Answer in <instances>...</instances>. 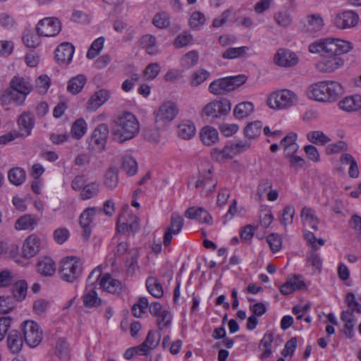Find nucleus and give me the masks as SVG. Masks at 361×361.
I'll list each match as a JSON object with an SVG mask.
<instances>
[{
  "label": "nucleus",
  "mask_w": 361,
  "mask_h": 361,
  "mask_svg": "<svg viewBox=\"0 0 361 361\" xmlns=\"http://www.w3.org/2000/svg\"><path fill=\"white\" fill-rule=\"evenodd\" d=\"M353 46L348 41L338 38H322L310 43L308 50L312 54H319L322 59L316 64L317 69L322 73H331L343 65L339 55L347 54Z\"/></svg>",
  "instance_id": "nucleus-1"
},
{
  "label": "nucleus",
  "mask_w": 361,
  "mask_h": 361,
  "mask_svg": "<svg viewBox=\"0 0 361 361\" xmlns=\"http://www.w3.org/2000/svg\"><path fill=\"white\" fill-rule=\"evenodd\" d=\"M32 90L33 85L30 78L15 75L10 80L9 87L1 94L0 100L3 105L14 103L21 106Z\"/></svg>",
  "instance_id": "nucleus-2"
},
{
  "label": "nucleus",
  "mask_w": 361,
  "mask_h": 361,
  "mask_svg": "<svg viewBox=\"0 0 361 361\" xmlns=\"http://www.w3.org/2000/svg\"><path fill=\"white\" fill-rule=\"evenodd\" d=\"M140 124L136 116L130 112H125L114 121L111 133L114 139L119 142L134 138L139 133Z\"/></svg>",
  "instance_id": "nucleus-3"
},
{
  "label": "nucleus",
  "mask_w": 361,
  "mask_h": 361,
  "mask_svg": "<svg viewBox=\"0 0 361 361\" xmlns=\"http://www.w3.org/2000/svg\"><path fill=\"white\" fill-rule=\"evenodd\" d=\"M343 93L341 85L336 81H321L310 87L308 96L316 101L331 102Z\"/></svg>",
  "instance_id": "nucleus-4"
},
{
  "label": "nucleus",
  "mask_w": 361,
  "mask_h": 361,
  "mask_svg": "<svg viewBox=\"0 0 361 361\" xmlns=\"http://www.w3.org/2000/svg\"><path fill=\"white\" fill-rule=\"evenodd\" d=\"M298 102V95L293 91L283 89L272 92L267 99L268 106L273 109H288Z\"/></svg>",
  "instance_id": "nucleus-5"
},
{
  "label": "nucleus",
  "mask_w": 361,
  "mask_h": 361,
  "mask_svg": "<svg viewBox=\"0 0 361 361\" xmlns=\"http://www.w3.org/2000/svg\"><path fill=\"white\" fill-rule=\"evenodd\" d=\"M231 109L230 100L226 98L215 99L208 103L202 111V117L210 118L214 122L217 119L224 118Z\"/></svg>",
  "instance_id": "nucleus-6"
},
{
  "label": "nucleus",
  "mask_w": 361,
  "mask_h": 361,
  "mask_svg": "<svg viewBox=\"0 0 361 361\" xmlns=\"http://www.w3.org/2000/svg\"><path fill=\"white\" fill-rule=\"evenodd\" d=\"M82 263L76 257H67L61 261L59 274L61 278L67 282L73 283L81 276Z\"/></svg>",
  "instance_id": "nucleus-7"
},
{
  "label": "nucleus",
  "mask_w": 361,
  "mask_h": 361,
  "mask_svg": "<svg viewBox=\"0 0 361 361\" xmlns=\"http://www.w3.org/2000/svg\"><path fill=\"white\" fill-rule=\"evenodd\" d=\"M24 340L27 345L35 348L42 341V331L34 321L27 320L21 324Z\"/></svg>",
  "instance_id": "nucleus-8"
},
{
  "label": "nucleus",
  "mask_w": 361,
  "mask_h": 361,
  "mask_svg": "<svg viewBox=\"0 0 361 361\" xmlns=\"http://www.w3.org/2000/svg\"><path fill=\"white\" fill-rule=\"evenodd\" d=\"M109 132V127L106 124H99L94 129L88 141V150L101 152L106 146Z\"/></svg>",
  "instance_id": "nucleus-9"
},
{
  "label": "nucleus",
  "mask_w": 361,
  "mask_h": 361,
  "mask_svg": "<svg viewBox=\"0 0 361 361\" xmlns=\"http://www.w3.org/2000/svg\"><path fill=\"white\" fill-rule=\"evenodd\" d=\"M61 30V23L57 18L48 17L40 20L36 27L39 36L51 37L56 36Z\"/></svg>",
  "instance_id": "nucleus-10"
},
{
  "label": "nucleus",
  "mask_w": 361,
  "mask_h": 361,
  "mask_svg": "<svg viewBox=\"0 0 361 361\" xmlns=\"http://www.w3.org/2000/svg\"><path fill=\"white\" fill-rule=\"evenodd\" d=\"M178 113V108L176 103L171 101H166L159 107L155 117L157 123L162 124L173 121Z\"/></svg>",
  "instance_id": "nucleus-11"
},
{
  "label": "nucleus",
  "mask_w": 361,
  "mask_h": 361,
  "mask_svg": "<svg viewBox=\"0 0 361 361\" xmlns=\"http://www.w3.org/2000/svg\"><path fill=\"white\" fill-rule=\"evenodd\" d=\"M184 225V219L182 216L176 213H173L171 217V222L165 231L164 235L163 243L165 246H169L171 244L173 238V235L178 234Z\"/></svg>",
  "instance_id": "nucleus-12"
},
{
  "label": "nucleus",
  "mask_w": 361,
  "mask_h": 361,
  "mask_svg": "<svg viewBox=\"0 0 361 361\" xmlns=\"http://www.w3.org/2000/svg\"><path fill=\"white\" fill-rule=\"evenodd\" d=\"M97 207H89L85 209L80 216L79 223L82 229V236L83 240L87 241L92 233L90 224L94 220L97 211ZM101 211V209H99Z\"/></svg>",
  "instance_id": "nucleus-13"
},
{
  "label": "nucleus",
  "mask_w": 361,
  "mask_h": 361,
  "mask_svg": "<svg viewBox=\"0 0 361 361\" xmlns=\"http://www.w3.org/2000/svg\"><path fill=\"white\" fill-rule=\"evenodd\" d=\"M274 62L281 67H293L298 63L297 55L287 49H279L274 56Z\"/></svg>",
  "instance_id": "nucleus-14"
},
{
  "label": "nucleus",
  "mask_w": 361,
  "mask_h": 361,
  "mask_svg": "<svg viewBox=\"0 0 361 361\" xmlns=\"http://www.w3.org/2000/svg\"><path fill=\"white\" fill-rule=\"evenodd\" d=\"M74 51L75 47L71 43L63 42L55 50V59L59 64L68 65L72 61Z\"/></svg>",
  "instance_id": "nucleus-15"
},
{
  "label": "nucleus",
  "mask_w": 361,
  "mask_h": 361,
  "mask_svg": "<svg viewBox=\"0 0 361 361\" xmlns=\"http://www.w3.org/2000/svg\"><path fill=\"white\" fill-rule=\"evenodd\" d=\"M358 15L351 11H346L337 14L334 19L335 25L340 29L355 26L358 22Z\"/></svg>",
  "instance_id": "nucleus-16"
},
{
  "label": "nucleus",
  "mask_w": 361,
  "mask_h": 361,
  "mask_svg": "<svg viewBox=\"0 0 361 361\" xmlns=\"http://www.w3.org/2000/svg\"><path fill=\"white\" fill-rule=\"evenodd\" d=\"M18 125L20 133H18L20 137H27L31 134L32 130L35 126V118L30 112L23 113L18 119Z\"/></svg>",
  "instance_id": "nucleus-17"
},
{
  "label": "nucleus",
  "mask_w": 361,
  "mask_h": 361,
  "mask_svg": "<svg viewBox=\"0 0 361 361\" xmlns=\"http://www.w3.org/2000/svg\"><path fill=\"white\" fill-rule=\"evenodd\" d=\"M185 216L190 219H195L199 222L205 223L209 225L213 224V219L211 214L202 207H190L185 213Z\"/></svg>",
  "instance_id": "nucleus-18"
},
{
  "label": "nucleus",
  "mask_w": 361,
  "mask_h": 361,
  "mask_svg": "<svg viewBox=\"0 0 361 361\" xmlns=\"http://www.w3.org/2000/svg\"><path fill=\"white\" fill-rule=\"evenodd\" d=\"M324 25V19L320 14H309L306 16L304 29L306 32L313 34L321 31L323 29Z\"/></svg>",
  "instance_id": "nucleus-19"
},
{
  "label": "nucleus",
  "mask_w": 361,
  "mask_h": 361,
  "mask_svg": "<svg viewBox=\"0 0 361 361\" xmlns=\"http://www.w3.org/2000/svg\"><path fill=\"white\" fill-rule=\"evenodd\" d=\"M39 239L34 235L28 236L23 246V255L29 259L34 257L39 251Z\"/></svg>",
  "instance_id": "nucleus-20"
},
{
  "label": "nucleus",
  "mask_w": 361,
  "mask_h": 361,
  "mask_svg": "<svg viewBox=\"0 0 361 361\" xmlns=\"http://www.w3.org/2000/svg\"><path fill=\"white\" fill-rule=\"evenodd\" d=\"M338 106L341 109L345 111H357L361 109V95L347 96L339 102Z\"/></svg>",
  "instance_id": "nucleus-21"
},
{
  "label": "nucleus",
  "mask_w": 361,
  "mask_h": 361,
  "mask_svg": "<svg viewBox=\"0 0 361 361\" xmlns=\"http://www.w3.org/2000/svg\"><path fill=\"white\" fill-rule=\"evenodd\" d=\"M101 287L106 291L113 294H120L123 289L122 283L106 274H104L100 281Z\"/></svg>",
  "instance_id": "nucleus-22"
},
{
  "label": "nucleus",
  "mask_w": 361,
  "mask_h": 361,
  "mask_svg": "<svg viewBox=\"0 0 361 361\" xmlns=\"http://www.w3.org/2000/svg\"><path fill=\"white\" fill-rule=\"evenodd\" d=\"M36 267L37 272L44 276H51L56 271L54 262L51 258L46 256L38 259Z\"/></svg>",
  "instance_id": "nucleus-23"
},
{
  "label": "nucleus",
  "mask_w": 361,
  "mask_h": 361,
  "mask_svg": "<svg viewBox=\"0 0 361 361\" xmlns=\"http://www.w3.org/2000/svg\"><path fill=\"white\" fill-rule=\"evenodd\" d=\"M100 192V183L94 180L84 185L82 190L80 191V198L82 200H90L98 197Z\"/></svg>",
  "instance_id": "nucleus-24"
},
{
  "label": "nucleus",
  "mask_w": 361,
  "mask_h": 361,
  "mask_svg": "<svg viewBox=\"0 0 361 361\" xmlns=\"http://www.w3.org/2000/svg\"><path fill=\"white\" fill-rule=\"evenodd\" d=\"M208 90L214 95L225 94L231 91L227 77L212 81L209 85Z\"/></svg>",
  "instance_id": "nucleus-25"
},
{
  "label": "nucleus",
  "mask_w": 361,
  "mask_h": 361,
  "mask_svg": "<svg viewBox=\"0 0 361 361\" xmlns=\"http://www.w3.org/2000/svg\"><path fill=\"white\" fill-rule=\"evenodd\" d=\"M23 340L17 330H11L7 336V347L13 354L18 353L23 347Z\"/></svg>",
  "instance_id": "nucleus-26"
},
{
  "label": "nucleus",
  "mask_w": 361,
  "mask_h": 361,
  "mask_svg": "<svg viewBox=\"0 0 361 361\" xmlns=\"http://www.w3.org/2000/svg\"><path fill=\"white\" fill-rule=\"evenodd\" d=\"M39 219L33 214H25L17 219L15 224L16 230L32 231L37 225Z\"/></svg>",
  "instance_id": "nucleus-27"
},
{
  "label": "nucleus",
  "mask_w": 361,
  "mask_h": 361,
  "mask_svg": "<svg viewBox=\"0 0 361 361\" xmlns=\"http://www.w3.org/2000/svg\"><path fill=\"white\" fill-rule=\"evenodd\" d=\"M109 97L110 92L109 90L105 89L99 90L90 98L88 102V109L91 110H97L108 100Z\"/></svg>",
  "instance_id": "nucleus-28"
},
{
  "label": "nucleus",
  "mask_w": 361,
  "mask_h": 361,
  "mask_svg": "<svg viewBox=\"0 0 361 361\" xmlns=\"http://www.w3.org/2000/svg\"><path fill=\"white\" fill-rule=\"evenodd\" d=\"M234 153L233 145H226L222 149L213 148L211 150V157L213 160L222 162L233 157Z\"/></svg>",
  "instance_id": "nucleus-29"
},
{
  "label": "nucleus",
  "mask_w": 361,
  "mask_h": 361,
  "mask_svg": "<svg viewBox=\"0 0 361 361\" xmlns=\"http://www.w3.org/2000/svg\"><path fill=\"white\" fill-rule=\"evenodd\" d=\"M118 171L115 167H110L104 175L103 184L107 190H113L118 185Z\"/></svg>",
  "instance_id": "nucleus-30"
},
{
  "label": "nucleus",
  "mask_w": 361,
  "mask_h": 361,
  "mask_svg": "<svg viewBox=\"0 0 361 361\" xmlns=\"http://www.w3.org/2000/svg\"><path fill=\"white\" fill-rule=\"evenodd\" d=\"M341 319L345 322L344 333L348 338H352L354 335L353 327L356 322L354 314L349 310L343 311L341 315Z\"/></svg>",
  "instance_id": "nucleus-31"
},
{
  "label": "nucleus",
  "mask_w": 361,
  "mask_h": 361,
  "mask_svg": "<svg viewBox=\"0 0 361 361\" xmlns=\"http://www.w3.org/2000/svg\"><path fill=\"white\" fill-rule=\"evenodd\" d=\"M55 354L61 361H68L70 360L69 345L63 338H59L55 346Z\"/></svg>",
  "instance_id": "nucleus-32"
},
{
  "label": "nucleus",
  "mask_w": 361,
  "mask_h": 361,
  "mask_svg": "<svg viewBox=\"0 0 361 361\" xmlns=\"http://www.w3.org/2000/svg\"><path fill=\"white\" fill-rule=\"evenodd\" d=\"M200 137L205 145H211L218 140L219 133L214 128L206 126L200 130Z\"/></svg>",
  "instance_id": "nucleus-33"
},
{
  "label": "nucleus",
  "mask_w": 361,
  "mask_h": 361,
  "mask_svg": "<svg viewBox=\"0 0 361 361\" xmlns=\"http://www.w3.org/2000/svg\"><path fill=\"white\" fill-rule=\"evenodd\" d=\"M274 341V334L270 331H267L260 341L259 348L264 347V350L259 356L262 360H264L271 356L272 354L271 345Z\"/></svg>",
  "instance_id": "nucleus-34"
},
{
  "label": "nucleus",
  "mask_w": 361,
  "mask_h": 361,
  "mask_svg": "<svg viewBox=\"0 0 361 361\" xmlns=\"http://www.w3.org/2000/svg\"><path fill=\"white\" fill-rule=\"evenodd\" d=\"M86 81L87 78L84 75H78L68 81L67 90L73 94H76L82 90Z\"/></svg>",
  "instance_id": "nucleus-35"
},
{
  "label": "nucleus",
  "mask_w": 361,
  "mask_h": 361,
  "mask_svg": "<svg viewBox=\"0 0 361 361\" xmlns=\"http://www.w3.org/2000/svg\"><path fill=\"white\" fill-rule=\"evenodd\" d=\"M307 139L309 142L317 145L324 146L331 142V138L321 130L310 131L307 134Z\"/></svg>",
  "instance_id": "nucleus-36"
},
{
  "label": "nucleus",
  "mask_w": 361,
  "mask_h": 361,
  "mask_svg": "<svg viewBox=\"0 0 361 361\" xmlns=\"http://www.w3.org/2000/svg\"><path fill=\"white\" fill-rule=\"evenodd\" d=\"M253 111V104L250 102H244L235 106L233 114L237 119H243L247 117Z\"/></svg>",
  "instance_id": "nucleus-37"
},
{
  "label": "nucleus",
  "mask_w": 361,
  "mask_h": 361,
  "mask_svg": "<svg viewBox=\"0 0 361 361\" xmlns=\"http://www.w3.org/2000/svg\"><path fill=\"white\" fill-rule=\"evenodd\" d=\"M82 302L85 307L91 308L99 307L102 303V300L97 295V293L90 289L86 290L82 296Z\"/></svg>",
  "instance_id": "nucleus-38"
},
{
  "label": "nucleus",
  "mask_w": 361,
  "mask_h": 361,
  "mask_svg": "<svg viewBox=\"0 0 361 361\" xmlns=\"http://www.w3.org/2000/svg\"><path fill=\"white\" fill-rule=\"evenodd\" d=\"M8 178L14 185H22L25 180V171L20 167H15L9 170Z\"/></svg>",
  "instance_id": "nucleus-39"
},
{
  "label": "nucleus",
  "mask_w": 361,
  "mask_h": 361,
  "mask_svg": "<svg viewBox=\"0 0 361 361\" xmlns=\"http://www.w3.org/2000/svg\"><path fill=\"white\" fill-rule=\"evenodd\" d=\"M195 125L190 121H186L178 126L177 133L183 139H190L195 133Z\"/></svg>",
  "instance_id": "nucleus-40"
},
{
  "label": "nucleus",
  "mask_w": 361,
  "mask_h": 361,
  "mask_svg": "<svg viewBox=\"0 0 361 361\" xmlns=\"http://www.w3.org/2000/svg\"><path fill=\"white\" fill-rule=\"evenodd\" d=\"M146 287L148 292L154 298H160L163 296L164 291L162 286L156 278H147L146 280Z\"/></svg>",
  "instance_id": "nucleus-41"
},
{
  "label": "nucleus",
  "mask_w": 361,
  "mask_h": 361,
  "mask_svg": "<svg viewBox=\"0 0 361 361\" xmlns=\"http://www.w3.org/2000/svg\"><path fill=\"white\" fill-rule=\"evenodd\" d=\"M27 283L25 280H20L12 288L13 297L16 301L23 300L27 295Z\"/></svg>",
  "instance_id": "nucleus-42"
},
{
  "label": "nucleus",
  "mask_w": 361,
  "mask_h": 361,
  "mask_svg": "<svg viewBox=\"0 0 361 361\" xmlns=\"http://www.w3.org/2000/svg\"><path fill=\"white\" fill-rule=\"evenodd\" d=\"M274 19L276 24L282 27H287L291 25L293 22L291 13L287 10L276 12L274 15Z\"/></svg>",
  "instance_id": "nucleus-43"
},
{
  "label": "nucleus",
  "mask_w": 361,
  "mask_h": 361,
  "mask_svg": "<svg viewBox=\"0 0 361 361\" xmlns=\"http://www.w3.org/2000/svg\"><path fill=\"white\" fill-rule=\"evenodd\" d=\"M87 123L83 118L77 119L72 125L71 135L75 139H80L87 131Z\"/></svg>",
  "instance_id": "nucleus-44"
},
{
  "label": "nucleus",
  "mask_w": 361,
  "mask_h": 361,
  "mask_svg": "<svg viewBox=\"0 0 361 361\" xmlns=\"http://www.w3.org/2000/svg\"><path fill=\"white\" fill-rule=\"evenodd\" d=\"M140 45L148 54H154L157 52L156 37L152 35H143L140 40Z\"/></svg>",
  "instance_id": "nucleus-45"
},
{
  "label": "nucleus",
  "mask_w": 361,
  "mask_h": 361,
  "mask_svg": "<svg viewBox=\"0 0 361 361\" xmlns=\"http://www.w3.org/2000/svg\"><path fill=\"white\" fill-rule=\"evenodd\" d=\"M249 47L243 46L240 47H231L222 53V58L224 59H234L245 56L249 50Z\"/></svg>",
  "instance_id": "nucleus-46"
},
{
  "label": "nucleus",
  "mask_w": 361,
  "mask_h": 361,
  "mask_svg": "<svg viewBox=\"0 0 361 361\" xmlns=\"http://www.w3.org/2000/svg\"><path fill=\"white\" fill-rule=\"evenodd\" d=\"M121 169L128 176H134L137 171V161L130 156H125L123 158Z\"/></svg>",
  "instance_id": "nucleus-47"
},
{
  "label": "nucleus",
  "mask_w": 361,
  "mask_h": 361,
  "mask_svg": "<svg viewBox=\"0 0 361 361\" xmlns=\"http://www.w3.org/2000/svg\"><path fill=\"white\" fill-rule=\"evenodd\" d=\"M216 183L212 181V171L209 169L203 179H198L196 182V188L203 187L206 195L212 192L216 187Z\"/></svg>",
  "instance_id": "nucleus-48"
},
{
  "label": "nucleus",
  "mask_w": 361,
  "mask_h": 361,
  "mask_svg": "<svg viewBox=\"0 0 361 361\" xmlns=\"http://www.w3.org/2000/svg\"><path fill=\"white\" fill-rule=\"evenodd\" d=\"M262 123L259 121L251 122L245 128V135L249 139L257 137L262 130Z\"/></svg>",
  "instance_id": "nucleus-49"
},
{
  "label": "nucleus",
  "mask_w": 361,
  "mask_h": 361,
  "mask_svg": "<svg viewBox=\"0 0 361 361\" xmlns=\"http://www.w3.org/2000/svg\"><path fill=\"white\" fill-rule=\"evenodd\" d=\"M210 76V73L204 69L200 68L195 71L191 77L190 85L193 87H197L203 83Z\"/></svg>",
  "instance_id": "nucleus-50"
},
{
  "label": "nucleus",
  "mask_w": 361,
  "mask_h": 361,
  "mask_svg": "<svg viewBox=\"0 0 361 361\" xmlns=\"http://www.w3.org/2000/svg\"><path fill=\"white\" fill-rule=\"evenodd\" d=\"M104 37H99L96 39L91 44L90 49L87 52V58L90 59H94L98 56L100 51L102 50L104 43Z\"/></svg>",
  "instance_id": "nucleus-51"
},
{
  "label": "nucleus",
  "mask_w": 361,
  "mask_h": 361,
  "mask_svg": "<svg viewBox=\"0 0 361 361\" xmlns=\"http://www.w3.org/2000/svg\"><path fill=\"white\" fill-rule=\"evenodd\" d=\"M149 306V301L145 297H140L137 302L132 307L133 314L135 317H140L145 313Z\"/></svg>",
  "instance_id": "nucleus-52"
},
{
  "label": "nucleus",
  "mask_w": 361,
  "mask_h": 361,
  "mask_svg": "<svg viewBox=\"0 0 361 361\" xmlns=\"http://www.w3.org/2000/svg\"><path fill=\"white\" fill-rule=\"evenodd\" d=\"M38 35H35L32 31L27 30L23 35V41L25 45L30 48H35L40 44V39Z\"/></svg>",
  "instance_id": "nucleus-53"
},
{
  "label": "nucleus",
  "mask_w": 361,
  "mask_h": 361,
  "mask_svg": "<svg viewBox=\"0 0 361 361\" xmlns=\"http://www.w3.org/2000/svg\"><path fill=\"white\" fill-rule=\"evenodd\" d=\"M161 67L158 63H151L145 68L144 77L146 80H152L159 75Z\"/></svg>",
  "instance_id": "nucleus-54"
},
{
  "label": "nucleus",
  "mask_w": 361,
  "mask_h": 361,
  "mask_svg": "<svg viewBox=\"0 0 361 361\" xmlns=\"http://www.w3.org/2000/svg\"><path fill=\"white\" fill-rule=\"evenodd\" d=\"M205 16L200 11L193 12L189 21L190 27L193 29H199L205 23Z\"/></svg>",
  "instance_id": "nucleus-55"
},
{
  "label": "nucleus",
  "mask_w": 361,
  "mask_h": 361,
  "mask_svg": "<svg viewBox=\"0 0 361 361\" xmlns=\"http://www.w3.org/2000/svg\"><path fill=\"white\" fill-rule=\"evenodd\" d=\"M192 36L188 32H183L178 35L174 40L173 45L176 48L180 49L186 47L192 43Z\"/></svg>",
  "instance_id": "nucleus-56"
},
{
  "label": "nucleus",
  "mask_w": 361,
  "mask_h": 361,
  "mask_svg": "<svg viewBox=\"0 0 361 361\" xmlns=\"http://www.w3.org/2000/svg\"><path fill=\"white\" fill-rule=\"evenodd\" d=\"M152 23L158 28H166L170 25L169 17L166 13H157L154 16Z\"/></svg>",
  "instance_id": "nucleus-57"
},
{
  "label": "nucleus",
  "mask_w": 361,
  "mask_h": 361,
  "mask_svg": "<svg viewBox=\"0 0 361 361\" xmlns=\"http://www.w3.org/2000/svg\"><path fill=\"white\" fill-rule=\"evenodd\" d=\"M300 216L302 220L307 224H312V222H319V219L316 215L315 211L310 207H303L301 210Z\"/></svg>",
  "instance_id": "nucleus-58"
},
{
  "label": "nucleus",
  "mask_w": 361,
  "mask_h": 361,
  "mask_svg": "<svg viewBox=\"0 0 361 361\" xmlns=\"http://www.w3.org/2000/svg\"><path fill=\"white\" fill-rule=\"evenodd\" d=\"M35 83L38 92L40 94H44L47 92L50 86V78L46 75H42L36 79Z\"/></svg>",
  "instance_id": "nucleus-59"
},
{
  "label": "nucleus",
  "mask_w": 361,
  "mask_h": 361,
  "mask_svg": "<svg viewBox=\"0 0 361 361\" xmlns=\"http://www.w3.org/2000/svg\"><path fill=\"white\" fill-rule=\"evenodd\" d=\"M161 335L150 330L143 342L150 350L155 348L159 343Z\"/></svg>",
  "instance_id": "nucleus-60"
},
{
  "label": "nucleus",
  "mask_w": 361,
  "mask_h": 361,
  "mask_svg": "<svg viewBox=\"0 0 361 361\" xmlns=\"http://www.w3.org/2000/svg\"><path fill=\"white\" fill-rule=\"evenodd\" d=\"M199 54L197 51L188 52L183 57V64L187 68H190L196 65L198 62Z\"/></svg>",
  "instance_id": "nucleus-61"
},
{
  "label": "nucleus",
  "mask_w": 361,
  "mask_h": 361,
  "mask_svg": "<svg viewBox=\"0 0 361 361\" xmlns=\"http://www.w3.org/2000/svg\"><path fill=\"white\" fill-rule=\"evenodd\" d=\"M267 241L274 252L279 251L281 248L282 241L277 234L271 233L267 238Z\"/></svg>",
  "instance_id": "nucleus-62"
},
{
  "label": "nucleus",
  "mask_w": 361,
  "mask_h": 361,
  "mask_svg": "<svg viewBox=\"0 0 361 361\" xmlns=\"http://www.w3.org/2000/svg\"><path fill=\"white\" fill-rule=\"evenodd\" d=\"M157 324L159 330L163 329L165 327H168L171 321V314L168 310H163L159 317H157Z\"/></svg>",
  "instance_id": "nucleus-63"
},
{
  "label": "nucleus",
  "mask_w": 361,
  "mask_h": 361,
  "mask_svg": "<svg viewBox=\"0 0 361 361\" xmlns=\"http://www.w3.org/2000/svg\"><path fill=\"white\" fill-rule=\"evenodd\" d=\"M295 215V208L292 205H287L284 207L283 212V217L281 224L286 226L288 224H292Z\"/></svg>",
  "instance_id": "nucleus-64"
}]
</instances>
